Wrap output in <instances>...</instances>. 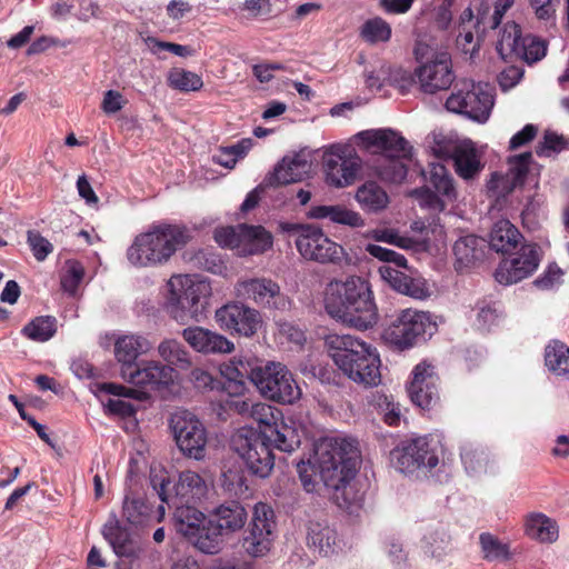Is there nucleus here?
<instances>
[{"mask_svg":"<svg viewBox=\"0 0 569 569\" xmlns=\"http://www.w3.org/2000/svg\"><path fill=\"white\" fill-rule=\"evenodd\" d=\"M313 467L320 480L333 491L332 499L340 508L352 511L362 500L353 481L359 455L356 442L342 437H325L315 445Z\"/></svg>","mask_w":569,"mask_h":569,"instance_id":"1","label":"nucleus"},{"mask_svg":"<svg viewBox=\"0 0 569 569\" xmlns=\"http://www.w3.org/2000/svg\"><path fill=\"white\" fill-rule=\"evenodd\" d=\"M325 308L330 317L358 330L372 328L378 321L369 284L359 277L331 281L326 288Z\"/></svg>","mask_w":569,"mask_h":569,"instance_id":"2","label":"nucleus"},{"mask_svg":"<svg viewBox=\"0 0 569 569\" xmlns=\"http://www.w3.org/2000/svg\"><path fill=\"white\" fill-rule=\"evenodd\" d=\"M326 346L335 365L352 382L366 388L381 382V360L372 345L350 335L331 333Z\"/></svg>","mask_w":569,"mask_h":569,"instance_id":"3","label":"nucleus"},{"mask_svg":"<svg viewBox=\"0 0 569 569\" xmlns=\"http://www.w3.org/2000/svg\"><path fill=\"white\" fill-rule=\"evenodd\" d=\"M188 229L180 224L157 223L137 234L127 249L128 262L137 268L166 264L189 241Z\"/></svg>","mask_w":569,"mask_h":569,"instance_id":"4","label":"nucleus"},{"mask_svg":"<svg viewBox=\"0 0 569 569\" xmlns=\"http://www.w3.org/2000/svg\"><path fill=\"white\" fill-rule=\"evenodd\" d=\"M357 139L366 149L381 154L375 167L381 180L400 183L406 179L408 169L403 161L411 157L412 148L400 133L392 129H372L359 132Z\"/></svg>","mask_w":569,"mask_h":569,"instance_id":"5","label":"nucleus"},{"mask_svg":"<svg viewBox=\"0 0 569 569\" xmlns=\"http://www.w3.org/2000/svg\"><path fill=\"white\" fill-rule=\"evenodd\" d=\"M168 288L166 309L181 325L198 320L206 310L212 291L208 280L191 274L171 277Z\"/></svg>","mask_w":569,"mask_h":569,"instance_id":"6","label":"nucleus"},{"mask_svg":"<svg viewBox=\"0 0 569 569\" xmlns=\"http://www.w3.org/2000/svg\"><path fill=\"white\" fill-rule=\"evenodd\" d=\"M252 383L264 398L292 405L301 397V389L293 375L281 362L267 361L256 365Z\"/></svg>","mask_w":569,"mask_h":569,"instance_id":"7","label":"nucleus"},{"mask_svg":"<svg viewBox=\"0 0 569 569\" xmlns=\"http://www.w3.org/2000/svg\"><path fill=\"white\" fill-rule=\"evenodd\" d=\"M292 232L296 248L303 259L336 266L350 261L345 248L331 240L321 228L313 224H300Z\"/></svg>","mask_w":569,"mask_h":569,"instance_id":"8","label":"nucleus"},{"mask_svg":"<svg viewBox=\"0 0 569 569\" xmlns=\"http://www.w3.org/2000/svg\"><path fill=\"white\" fill-rule=\"evenodd\" d=\"M437 330V325L429 312L403 309L385 330L383 338L399 350H406L426 341Z\"/></svg>","mask_w":569,"mask_h":569,"instance_id":"9","label":"nucleus"},{"mask_svg":"<svg viewBox=\"0 0 569 569\" xmlns=\"http://www.w3.org/2000/svg\"><path fill=\"white\" fill-rule=\"evenodd\" d=\"M270 442H273V437L267 436V431L257 432L243 428L233 435L231 446L251 473L266 478L274 466Z\"/></svg>","mask_w":569,"mask_h":569,"instance_id":"10","label":"nucleus"},{"mask_svg":"<svg viewBox=\"0 0 569 569\" xmlns=\"http://www.w3.org/2000/svg\"><path fill=\"white\" fill-rule=\"evenodd\" d=\"M493 107V90L489 84L465 83L453 91L446 101V108L478 122L488 120Z\"/></svg>","mask_w":569,"mask_h":569,"instance_id":"11","label":"nucleus"},{"mask_svg":"<svg viewBox=\"0 0 569 569\" xmlns=\"http://www.w3.org/2000/svg\"><path fill=\"white\" fill-rule=\"evenodd\" d=\"M170 429L179 450L184 456L196 460L204 458L207 431L194 413L177 410L171 415Z\"/></svg>","mask_w":569,"mask_h":569,"instance_id":"12","label":"nucleus"},{"mask_svg":"<svg viewBox=\"0 0 569 569\" xmlns=\"http://www.w3.org/2000/svg\"><path fill=\"white\" fill-rule=\"evenodd\" d=\"M241 411L249 409V416L259 423L260 427H264L263 431H267V436L273 437V445L277 449L291 452L299 448L301 443V437L299 431L291 425L283 421L278 422L277 413L279 411L268 403H253L250 406L242 401L239 407Z\"/></svg>","mask_w":569,"mask_h":569,"instance_id":"13","label":"nucleus"},{"mask_svg":"<svg viewBox=\"0 0 569 569\" xmlns=\"http://www.w3.org/2000/svg\"><path fill=\"white\" fill-rule=\"evenodd\" d=\"M233 292L238 299L267 309L287 310L291 303L280 286L266 277L241 278L236 282Z\"/></svg>","mask_w":569,"mask_h":569,"instance_id":"14","label":"nucleus"},{"mask_svg":"<svg viewBox=\"0 0 569 569\" xmlns=\"http://www.w3.org/2000/svg\"><path fill=\"white\" fill-rule=\"evenodd\" d=\"M391 456L396 468L403 473H412L418 469L432 471L439 465L437 447L427 437L402 442Z\"/></svg>","mask_w":569,"mask_h":569,"instance_id":"15","label":"nucleus"},{"mask_svg":"<svg viewBox=\"0 0 569 569\" xmlns=\"http://www.w3.org/2000/svg\"><path fill=\"white\" fill-rule=\"evenodd\" d=\"M361 169L360 158L342 146H331L325 151L322 170L326 182L335 188H345L355 183Z\"/></svg>","mask_w":569,"mask_h":569,"instance_id":"16","label":"nucleus"},{"mask_svg":"<svg viewBox=\"0 0 569 569\" xmlns=\"http://www.w3.org/2000/svg\"><path fill=\"white\" fill-rule=\"evenodd\" d=\"M214 320L221 329L247 338L254 336L262 325L260 312L242 301L218 308Z\"/></svg>","mask_w":569,"mask_h":569,"instance_id":"17","label":"nucleus"},{"mask_svg":"<svg viewBox=\"0 0 569 569\" xmlns=\"http://www.w3.org/2000/svg\"><path fill=\"white\" fill-rule=\"evenodd\" d=\"M541 259L542 252L538 244L523 243L512 259L499 263L495 278L503 286L519 282L538 269Z\"/></svg>","mask_w":569,"mask_h":569,"instance_id":"18","label":"nucleus"},{"mask_svg":"<svg viewBox=\"0 0 569 569\" xmlns=\"http://www.w3.org/2000/svg\"><path fill=\"white\" fill-rule=\"evenodd\" d=\"M273 510L263 502L253 508L249 533L243 539V548L252 557L264 556L273 540Z\"/></svg>","mask_w":569,"mask_h":569,"instance_id":"19","label":"nucleus"},{"mask_svg":"<svg viewBox=\"0 0 569 569\" xmlns=\"http://www.w3.org/2000/svg\"><path fill=\"white\" fill-rule=\"evenodd\" d=\"M176 371L157 360H141L128 371H120V377L136 389L146 391L166 387L173 382Z\"/></svg>","mask_w":569,"mask_h":569,"instance_id":"20","label":"nucleus"},{"mask_svg":"<svg viewBox=\"0 0 569 569\" xmlns=\"http://www.w3.org/2000/svg\"><path fill=\"white\" fill-rule=\"evenodd\" d=\"M415 74L425 93L447 90L455 80L451 58L448 52H437L430 60L419 66Z\"/></svg>","mask_w":569,"mask_h":569,"instance_id":"21","label":"nucleus"},{"mask_svg":"<svg viewBox=\"0 0 569 569\" xmlns=\"http://www.w3.org/2000/svg\"><path fill=\"white\" fill-rule=\"evenodd\" d=\"M437 381L438 378L431 365L418 363L412 370V379L408 386L411 401L420 408H429L438 398Z\"/></svg>","mask_w":569,"mask_h":569,"instance_id":"22","label":"nucleus"},{"mask_svg":"<svg viewBox=\"0 0 569 569\" xmlns=\"http://www.w3.org/2000/svg\"><path fill=\"white\" fill-rule=\"evenodd\" d=\"M182 338L197 352L209 353H230L234 345L224 336L206 329L203 327H188L182 330Z\"/></svg>","mask_w":569,"mask_h":569,"instance_id":"23","label":"nucleus"},{"mask_svg":"<svg viewBox=\"0 0 569 569\" xmlns=\"http://www.w3.org/2000/svg\"><path fill=\"white\" fill-rule=\"evenodd\" d=\"M381 278L397 292L413 299L423 300L430 296L426 280L420 276L408 274L389 264L379 267Z\"/></svg>","mask_w":569,"mask_h":569,"instance_id":"24","label":"nucleus"},{"mask_svg":"<svg viewBox=\"0 0 569 569\" xmlns=\"http://www.w3.org/2000/svg\"><path fill=\"white\" fill-rule=\"evenodd\" d=\"M532 154L525 152L511 157L508 162L506 174L493 173L489 182V189L497 190L499 194L511 192L516 187L521 186L529 172Z\"/></svg>","mask_w":569,"mask_h":569,"instance_id":"25","label":"nucleus"},{"mask_svg":"<svg viewBox=\"0 0 569 569\" xmlns=\"http://www.w3.org/2000/svg\"><path fill=\"white\" fill-rule=\"evenodd\" d=\"M102 536L119 557L136 558L140 546L128 528L123 527L116 515H111L102 527Z\"/></svg>","mask_w":569,"mask_h":569,"instance_id":"26","label":"nucleus"},{"mask_svg":"<svg viewBox=\"0 0 569 569\" xmlns=\"http://www.w3.org/2000/svg\"><path fill=\"white\" fill-rule=\"evenodd\" d=\"M152 348V343L143 336L123 335L114 342V356L121 365L120 371H128L137 365L139 356L147 353Z\"/></svg>","mask_w":569,"mask_h":569,"instance_id":"27","label":"nucleus"},{"mask_svg":"<svg viewBox=\"0 0 569 569\" xmlns=\"http://www.w3.org/2000/svg\"><path fill=\"white\" fill-rule=\"evenodd\" d=\"M209 518L224 536H228L244 526L248 513L240 502L228 501L213 508L209 513Z\"/></svg>","mask_w":569,"mask_h":569,"instance_id":"28","label":"nucleus"},{"mask_svg":"<svg viewBox=\"0 0 569 569\" xmlns=\"http://www.w3.org/2000/svg\"><path fill=\"white\" fill-rule=\"evenodd\" d=\"M310 171L311 162L303 154L284 157L274 168L270 182L288 184L301 181L309 176Z\"/></svg>","mask_w":569,"mask_h":569,"instance_id":"29","label":"nucleus"},{"mask_svg":"<svg viewBox=\"0 0 569 569\" xmlns=\"http://www.w3.org/2000/svg\"><path fill=\"white\" fill-rule=\"evenodd\" d=\"M174 496L171 503H194L207 493V483L192 470L182 471L178 482L172 487Z\"/></svg>","mask_w":569,"mask_h":569,"instance_id":"30","label":"nucleus"},{"mask_svg":"<svg viewBox=\"0 0 569 569\" xmlns=\"http://www.w3.org/2000/svg\"><path fill=\"white\" fill-rule=\"evenodd\" d=\"M241 237L237 249L238 256L259 254L272 246V236L261 226L240 223Z\"/></svg>","mask_w":569,"mask_h":569,"instance_id":"31","label":"nucleus"},{"mask_svg":"<svg viewBox=\"0 0 569 569\" xmlns=\"http://www.w3.org/2000/svg\"><path fill=\"white\" fill-rule=\"evenodd\" d=\"M485 241L473 234L460 237L453 244L455 267L462 271L483 257Z\"/></svg>","mask_w":569,"mask_h":569,"instance_id":"32","label":"nucleus"},{"mask_svg":"<svg viewBox=\"0 0 569 569\" xmlns=\"http://www.w3.org/2000/svg\"><path fill=\"white\" fill-rule=\"evenodd\" d=\"M452 157L456 172L465 180L473 179L483 168L473 143L469 140L458 144Z\"/></svg>","mask_w":569,"mask_h":569,"instance_id":"33","label":"nucleus"},{"mask_svg":"<svg viewBox=\"0 0 569 569\" xmlns=\"http://www.w3.org/2000/svg\"><path fill=\"white\" fill-rule=\"evenodd\" d=\"M308 217L311 219H328L332 223L345 224L349 227H362L365 221L362 217L345 206L335 204V206H315L311 207Z\"/></svg>","mask_w":569,"mask_h":569,"instance_id":"34","label":"nucleus"},{"mask_svg":"<svg viewBox=\"0 0 569 569\" xmlns=\"http://www.w3.org/2000/svg\"><path fill=\"white\" fill-rule=\"evenodd\" d=\"M450 543L448 528L442 522H432L425 527L421 538L422 551L432 558L443 556Z\"/></svg>","mask_w":569,"mask_h":569,"instance_id":"35","label":"nucleus"},{"mask_svg":"<svg viewBox=\"0 0 569 569\" xmlns=\"http://www.w3.org/2000/svg\"><path fill=\"white\" fill-rule=\"evenodd\" d=\"M521 239L519 230L509 220L501 219L491 229L489 244L496 252L510 253Z\"/></svg>","mask_w":569,"mask_h":569,"instance_id":"36","label":"nucleus"},{"mask_svg":"<svg viewBox=\"0 0 569 569\" xmlns=\"http://www.w3.org/2000/svg\"><path fill=\"white\" fill-rule=\"evenodd\" d=\"M308 546L322 556H330L339 548L337 531L326 523L311 522L308 531Z\"/></svg>","mask_w":569,"mask_h":569,"instance_id":"37","label":"nucleus"},{"mask_svg":"<svg viewBox=\"0 0 569 569\" xmlns=\"http://www.w3.org/2000/svg\"><path fill=\"white\" fill-rule=\"evenodd\" d=\"M187 539L201 552L214 555L222 548L224 533H222V531L209 518L199 528V530H197V533H192Z\"/></svg>","mask_w":569,"mask_h":569,"instance_id":"38","label":"nucleus"},{"mask_svg":"<svg viewBox=\"0 0 569 569\" xmlns=\"http://www.w3.org/2000/svg\"><path fill=\"white\" fill-rule=\"evenodd\" d=\"M174 507L173 520L177 532L184 538H189L192 533L206 522L204 515L199 511L192 503H171Z\"/></svg>","mask_w":569,"mask_h":569,"instance_id":"39","label":"nucleus"},{"mask_svg":"<svg viewBox=\"0 0 569 569\" xmlns=\"http://www.w3.org/2000/svg\"><path fill=\"white\" fill-rule=\"evenodd\" d=\"M526 532L543 543H552L559 536L557 522L543 513H533L527 518Z\"/></svg>","mask_w":569,"mask_h":569,"instance_id":"40","label":"nucleus"},{"mask_svg":"<svg viewBox=\"0 0 569 569\" xmlns=\"http://www.w3.org/2000/svg\"><path fill=\"white\" fill-rule=\"evenodd\" d=\"M473 327L479 331H489L498 326L502 318V309L499 302L493 300H479L473 308Z\"/></svg>","mask_w":569,"mask_h":569,"instance_id":"41","label":"nucleus"},{"mask_svg":"<svg viewBox=\"0 0 569 569\" xmlns=\"http://www.w3.org/2000/svg\"><path fill=\"white\" fill-rule=\"evenodd\" d=\"M522 38L520 27L516 22L509 21L503 24L496 44L499 56L506 61L517 58Z\"/></svg>","mask_w":569,"mask_h":569,"instance_id":"42","label":"nucleus"},{"mask_svg":"<svg viewBox=\"0 0 569 569\" xmlns=\"http://www.w3.org/2000/svg\"><path fill=\"white\" fill-rule=\"evenodd\" d=\"M356 200L368 212H378L385 209L389 202L387 192L376 182H366L359 187Z\"/></svg>","mask_w":569,"mask_h":569,"instance_id":"43","label":"nucleus"},{"mask_svg":"<svg viewBox=\"0 0 569 569\" xmlns=\"http://www.w3.org/2000/svg\"><path fill=\"white\" fill-rule=\"evenodd\" d=\"M423 176L436 191L447 201H453L457 199L453 179L443 164L436 162L430 163L428 172H423Z\"/></svg>","mask_w":569,"mask_h":569,"instance_id":"44","label":"nucleus"},{"mask_svg":"<svg viewBox=\"0 0 569 569\" xmlns=\"http://www.w3.org/2000/svg\"><path fill=\"white\" fill-rule=\"evenodd\" d=\"M256 365L242 357H233L222 367L221 373L230 383H233L234 393H240L244 389V378H249L252 382V372L256 369Z\"/></svg>","mask_w":569,"mask_h":569,"instance_id":"45","label":"nucleus"},{"mask_svg":"<svg viewBox=\"0 0 569 569\" xmlns=\"http://www.w3.org/2000/svg\"><path fill=\"white\" fill-rule=\"evenodd\" d=\"M545 362L551 372L566 376L569 372V348L559 340L551 341L545 349Z\"/></svg>","mask_w":569,"mask_h":569,"instance_id":"46","label":"nucleus"},{"mask_svg":"<svg viewBox=\"0 0 569 569\" xmlns=\"http://www.w3.org/2000/svg\"><path fill=\"white\" fill-rule=\"evenodd\" d=\"M252 146V139L246 138L234 144L221 147L212 156V161L224 168L232 169L238 160L242 159L248 153Z\"/></svg>","mask_w":569,"mask_h":569,"instance_id":"47","label":"nucleus"},{"mask_svg":"<svg viewBox=\"0 0 569 569\" xmlns=\"http://www.w3.org/2000/svg\"><path fill=\"white\" fill-rule=\"evenodd\" d=\"M460 456L468 473L476 476L488 471L489 455L482 448L473 445H465Z\"/></svg>","mask_w":569,"mask_h":569,"instance_id":"48","label":"nucleus"},{"mask_svg":"<svg viewBox=\"0 0 569 569\" xmlns=\"http://www.w3.org/2000/svg\"><path fill=\"white\" fill-rule=\"evenodd\" d=\"M57 331L56 318L41 316L31 320L22 329V335L33 341L44 342L51 339Z\"/></svg>","mask_w":569,"mask_h":569,"instance_id":"49","label":"nucleus"},{"mask_svg":"<svg viewBox=\"0 0 569 569\" xmlns=\"http://www.w3.org/2000/svg\"><path fill=\"white\" fill-rule=\"evenodd\" d=\"M122 516L133 526L143 525L149 519L150 508L141 497L127 493L123 499Z\"/></svg>","mask_w":569,"mask_h":569,"instance_id":"50","label":"nucleus"},{"mask_svg":"<svg viewBox=\"0 0 569 569\" xmlns=\"http://www.w3.org/2000/svg\"><path fill=\"white\" fill-rule=\"evenodd\" d=\"M159 356L170 365L182 369L190 366V355L181 342L176 339H166L158 346Z\"/></svg>","mask_w":569,"mask_h":569,"instance_id":"51","label":"nucleus"},{"mask_svg":"<svg viewBox=\"0 0 569 569\" xmlns=\"http://www.w3.org/2000/svg\"><path fill=\"white\" fill-rule=\"evenodd\" d=\"M167 82L172 89L182 92L198 91L203 86L199 74L182 68H172L168 73Z\"/></svg>","mask_w":569,"mask_h":569,"instance_id":"52","label":"nucleus"},{"mask_svg":"<svg viewBox=\"0 0 569 569\" xmlns=\"http://www.w3.org/2000/svg\"><path fill=\"white\" fill-rule=\"evenodd\" d=\"M515 4V0H497L495 3V10L492 14H489V6L481 3V8L478 9L477 23L483 24V28L497 29L505 13Z\"/></svg>","mask_w":569,"mask_h":569,"instance_id":"53","label":"nucleus"},{"mask_svg":"<svg viewBox=\"0 0 569 569\" xmlns=\"http://www.w3.org/2000/svg\"><path fill=\"white\" fill-rule=\"evenodd\" d=\"M360 36L369 43L386 42L391 37V27L382 18L376 17L362 24Z\"/></svg>","mask_w":569,"mask_h":569,"instance_id":"54","label":"nucleus"},{"mask_svg":"<svg viewBox=\"0 0 569 569\" xmlns=\"http://www.w3.org/2000/svg\"><path fill=\"white\" fill-rule=\"evenodd\" d=\"M479 543L483 559L487 561L507 560L509 558L508 545L489 532H482L479 536Z\"/></svg>","mask_w":569,"mask_h":569,"instance_id":"55","label":"nucleus"},{"mask_svg":"<svg viewBox=\"0 0 569 569\" xmlns=\"http://www.w3.org/2000/svg\"><path fill=\"white\" fill-rule=\"evenodd\" d=\"M546 42L535 36L528 34L521 40V48L518 51L517 58H520L528 63H535L541 60L546 56Z\"/></svg>","mask_w":569,"mask_h":569,"instance_id":"56","label":"nucleus"},{"mask_svg":"<svg viewBox=\"0 0 569 569\" xmlns=\"http://www.w3.org/2000/svg\"><path fill=\"white\" fill-rule=\"evenodd\" d=\"M83 276V266L77 260H68L64 266V272L61 276L62 289L70 295H74Z\"/></svg>","mask_w":569,"mask_h":569,"instance_id":"57","label":"nucleus"},{"mask_svg":"<svg viewBox=\"0 0 569 569\" xmlns=\"http://www.w3.org/2000/svg\"><path fill=\"white\" fill-rule=\"evenodd\" d=\"M150 485L157 492L158 497L162 502L171 506V491L173 490L170 486V479L164 469H151L150 471Z\"/></svg>","mask_w":569,"mask_h":569,"instance_id":"58","label":"nucleus"},{"mask_svg":"<svg viewBox=\"0 0 569 569\" xmlns=\"http://www.w3.org/2000/svg\"><path fill=\"white\" fill-rule=\"evenodd\" d=\"M410 194L418 201L421 208L432 212H441L446 208L445 198L439 197L428 188L415 189Z\"/></svg>","mask_w":569,"mask_h":569,"instance_id":"59","label":"nucleus"},{"mask_svg":"<svg viewBox=\"0 0 569 569\" xmlns=\"http://www.w3.org/2000/svg\"><path fill=\"white\" fill-rule=\"evenodd\" d=\"M241 232L242 230H240V224L220 227L214 230V240L220 247L228 248L237 252Z\"/></svg>","mask_w":569,"mask_h":569,"instance_id":"60","label":"nucleus"},{"mask_svg":"<svg viewBox=\"0 0 569 569\" xmlns=\"http://www.w3.org/2000/svg\"><path fill=\"white\" fill-rule=\"evenodd\" d=\"M366 251L370 256L379 259L380 261H383L387 263H393L398 268L407 269V259L405 258V256H402L393 250L383 248L378 244L369 243L366 246Z\"/></svg>","mask_w":569,"mask_h":569,"instance_id":"61","label":"nucleus"},{"mask_svg":"<svg viewBox=\"0 0 569 569\" xmlns=\"http://www.w3.org/2000/svg\"><path fill=\"white\" fill-rule=\"evenodd\" d=\"M563 271L557 263H550L543 273L538 277L533 284L541 290H551L561 284Z\"/></svg>","mask_w":569,"mask_h":569,"instance_id":"62","label":"nucleus"},{"mask_svg":"<svg viewBox=\"0 0 569 569\" xmlns=\"http://www.w3.org/2000/svg\"><path fill=\"white\" fill-rule=\"evenodd\" d=\"M369 237L376 241L386 242L403 249L410 248L412 244L410 238L401 236L395 229L372 230L370 231Z\"/></svg>","mask_w":569,"mask_h":569,"instance_id":"63","label":"nucleus"},{"mask_svg":"<svg viewBox=\"0 0 569 569\" xmlns=\"http://www.w3.org/2000/svg\"><path fill=\"white\" fill-rule=\"evenodd\" d=\"M27 240L38 261H43L53 250V246L38 231L29 230Z\"/></svg>","mask_w":569,"mask_h":569,"instance_id":"64","label":"nucleus"}]
</instances>
